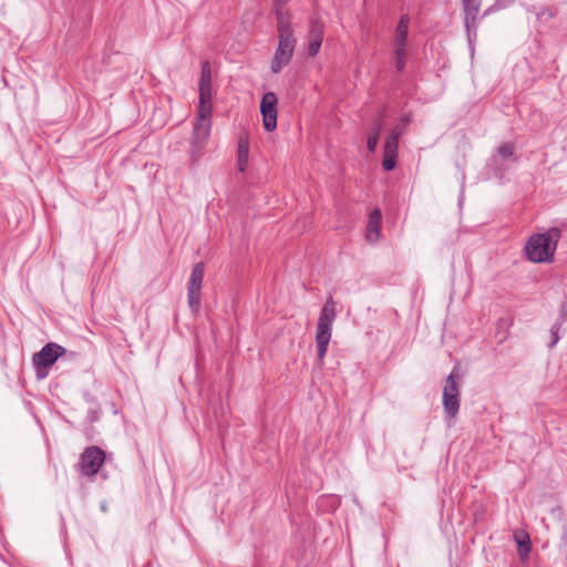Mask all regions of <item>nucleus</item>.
<instances>
[{"label": "nucleus", "mask_w": 567, "mask_h": 567, "mask_svg": "<svg viewBox=\"0 0 567 567\" xmlns=\"http://www.w3.org/2000/svg\"><path fill=\"white\" fill-rule=\"evenodd\" d=\"M560 237L561 231L557 227L532 235L525 245L527 259L535 264L551 262Z\"/></svg>", "instance_id": "f257e3e1"}, {"label": "nucleus", "mask_w": 567, "mask_h": 567, "mask_svg": "<svg viewBox=\"0 0 567 567\" xmlns=\"http://www.w3.org/2000/svg\"><path fill=\"white\" fill-rule=\"evenodd\" d=\"M336 303L330 298L323 305L317 323L316 344L320 364L323 363V359L328 351V346L332 336V324L336 320Z\"/></svg>", "instance_id": "f03ea898"}, {"label": "nucleus", "mask_w": 567, "mask_h": 567, "mask_svg": "<svg viewBox=\"0 0 567 567\" xmlns=\"http://www.w3.org/2000/svg\"><path fill=\"white\" fill-rule=\"evenodd\" d=\"M460 369L454 367L447 375L443 388V409L450 420H453L460 410Z\"/></svg>", "instance_id": "7ed1b4c3"}, {"label": "nucleus", "mask_w": 567, "mask_h": 567, "mask_svg": "<svg viewBox=\"0 0 567 567\" xmlns=\"http://www.w3.org/2000/svg\"><path fill=\"white\" fill-rule=\"evenodd\" d=\"M212 132V116H202L197 114L194 123L189 154L193 161L202 157L204 150L209 141Z\"/></svg>", "instance_id": "20e7f679"}, {"label": "nucleus", "mask_w": 567, "mask_h": 567, "mask_svg": "<svg viewBox=\"0 0 567 567\" xmlns=\"http://www.w3.org/2000/svg\"><path fill=\"white\" fill-rule=\"evenodd\" d=\"M65 353V349L54 342L45 344L32 358L33 367L38 379H44L48 375V369Z\"/></svg>", "instance_id": "39448f33"}, {"label": "nucleus", "mask_w": 567, "mask_h": 567, "mask_svg": "<svg viewBox=\"0 0 567 567\" xmlns=\"http://www.w3.org/2000/svg\"><path fill=\"white\" fill-rule=\"evenodd\" d=\"M205 266L203 262H197L190 272L187 284V299L188 306L194 313L200 310L202 286L204 280Z\"/></svg>", "instance_id": "423d86ee"}, {"label": "nucleus", "mask_w": 567, "mask_h": 567, "mask_svg": "<svg viewBox=\"0 0 567 567\" xmlns=\"http://www.w3.org/2000/svg\"><path fill=\"white\" fill-rule=\"evenodd\" d=\"M464 11V22L467 33V41L473 50V43L477 38V19L482 0H461Z\"/></svg>", "instance_id": "0eeeda50"}, {"label": "nucleus", "mask_w": 567, "mask_h": 567, "mask_svg": "<svg viewBox=\"0 0 567 567\" xmlns=\"http://www.w3.org/2000/svg\"><path fill=\"white\" fill-rule=\"evenodd\" d=\"M409 18L403 16L395 29L394 35V53L396 55V69L401 71L405 64V48L409 33Z\"/></svg>", "instance_id": "6e6552de"}, {"label": "nucleus", "mask_w": 567, "mask_h": 567, "mask_svg": "<svg viewBox=\"0 0 567 567\" xmlns=\"http://www.w3.org/2000/svg\"><path fill=\"white\" fill-rule=\"evenodd\" d=\"M296 39H278V47L271 61V71L279 73L292 59Z\"/></svg>", "instance_id": "1a4fd4ad"}, {"label": "nucleus", "mask_w": 567, "mask_h": 567, "mask_svg": "<svg viewBox=\"0 0 567 567\" xmlns=\"http://www.w3.org/2000/svg\"><path fill=\"white\" fill-rule=\"evenodd\" d=\"M105 460V454L97 446H90L81 455V471L84 475H95Z\"/></svg>", "instance_id": "9d476101"}, {"label": "nucleus", "mask_w": 567, "mask_h": 567, "mask_svg": "<svg viewBox=\"0 0 567 567\" xmlns=\"http://www.w3.org/2000/svg\"><path fill=\"white\" fill-rule=\"evenodd\" d=\"M277 96L272 92L262 95L260 102V112L262 115V124L267 132H272L277 127Z\"/></svg>", "instance_id": "9b49d317"}, {"label": "nucleus", "mask_w": 567, "mask_h": 567, "mask_svg": "<svg viewBox=\"0 0 567 567\" xmlns=\"http://www.w3.org/2000/svg\"><path fill=\"white\" fill-rule=\"evenodd\" d=\"M324 24L319 19L312 18L310 20L309 31L307 35V52L310 56H316L321 48L323 40Z\"/></svg>", "instance_id": "f8f14e48"}, {"label": "nucleus", "mask_w": 567, "mask_h": 567, "mask_svg": "<svg viewBox=\"0 0 567 567\" xmlns=\"http://www.w3.org/2000/svg\"><path fill=\"white\" fill-rule=\"evenodd\" d=\"M198 115L212 116L213 114V84H199Z\"/></svg>", "instance_id": "ddd939ff"}, {"label": "nucleus", "mask_w": 567, "mask_h": 567, "mask_svg": "<svg viewBox=\"0 0 567 567\" xmlns=\"http://www.w3.org/2000/svg\"><path fill=\"white\" fill-rule=\"evenodd\" d=\"M381 219L382 216L379 209H374L371 212L365 233V238L369 243H375L380 238Z\"/></svg>", "instance_id": "4468645a"}, {"label": "nucleus", "mask_w": 567, "mask_h": 567, "mask_svg": "<svg viewBox=\"0 0 567 567\" xmlns=\"http://www.w3.org/2000/svg\"><path fill=\"white\" fill-rule=\"evenodd\" d=\"M249 159V138L243 134L238 138L237 165L238 169L244 173L248 166Z\"/></svg>", "instance_id": "2eb2a0df"}, {"label": "nucleus", "mask_w": 567, "mask_h": 567, "mask_svg": "<svg viewBox=\"0 0 567 567\" xmlns=\"http://www.w3.org/2000/svg\"><path fill=\"white\" fill-rule=\"evenodd\" d=\"M513 155H514V146L511 143H505L497 148L496 154L493 157V161L495 163L498 162L499 159L506 161V159L513 157Z\"/></svg>", "instance_id": "dca6fc26"}, {"label": "nucleus", "mask_w": 567, "mask_h": 567, "mask_svg": "<svg viewBox=\"0 0 567 567\" xmlns=\"http://www.w3.org/2000/svg\"><path fill=\"white\" fill-rule=\"evenodd\" d=\"M277 30H278V39H296L295 34H293V29L291 25V20L278 23Z\"/></svg>", "instance_id": "f3484780"}, {"label": "nucleus", "mask_w": 567, "mask_h": 567, "mask_svg": "<svg viewBox=\"0 0 567 567\" xmlns=\"http://www.w3.org/2000/svg\"><path fill=\"white\" fill-rule=\"evenodd\" d=\"M515 540L518 546V553L522 558H526L529 554L530 547H529V539L527 535L523 536H515Z\"/></svg>", "instance_id": "a211bd4d"}, {"label": "nucleus", "mask_w": 567, "mask_h": 567, "mask_svg": "<svg viewBox=\"0 0 567 567\" xmlns=\"http://www.w3.org/2000/svg\"><path fill=\"white\" fill-rule=\"evenodd\" d=\"M380 131V126H375L368 137L367 147L370 152H374L378 146Z\"/></svg>", "instance_id": "6ab92c4d"}, {"label": "nucleus", "mask_w": 567, "mask_h": 567, "mask_svg": "<svg viewBox=\"0 0 567 567\" xmlns=\"http://www.w3.org/2000/svg\"><path fill=\"white\" fill-rule=\"evenodd\" d=\"M199 84H212V69L207 61L202 64Z\"/></svg>", "instance_id": "aec40b11"}, {"label": "nucleus", "mask_w": 567, "mask_h": 567, "mask_svg": "<svg viewBox=\"0 0 567 567\" xmlns=\"http://www.w3.org/2000/svg\"><path fill=\"white\" fill-rule=\"evenodd\" d=\"M398 151L399 140H396V136H389L385 141L383 153L398 155Z\"/></svg>", "instance_id": "412c9836"}, {"label": "nucleus", "mask_w": 567, "mask_h": 567, "mask_svg": "<svg viewBox=\"0 0 567 567\" xmlns=\"http://www.w3.org/2000/svg\"><path fill=\"white\" fill-rule=\"evenodd\" d=\"M398 155L383 153L382 167L385 171H392L396 165Z\"/></svg>", "instance_id": "4be33fe9"}, {"label": "nucleus", "mask_w": 567, "mask_h": 567, "mask_svg": "<svg viewBox=\"0 0 567 567\" xmlns=\"http://www.w3.org/2000/svg\"><path fill=\"white\" fill-rule=\"evenodd\" d=\"M275 13L277 19V24L281 22H286L288 20H291V17L288 11H286L284 8H280L278 4H275Z\"/></svg>", "instance_id": "5701e85b"}, {"label": "nucleus", "mask_w": 567, "mask_h": 567, "mask_svg": "<svg viewBox=\"0 0 567 567\" xmlns=\"http://www.w3.org/2000/svg\"><path fill=\"white\" fill-rule=\"evenodd\" d=\"M559 328H560V326H559L558 323H556V324H554V326L551 327L550 332H551V334L554 336V338H553V341H551V343H550V347H554V346L558 342V340H559V337H558V330H559Z\"/></svg>", "instance_id": "b1692460"}, {"label": "nucleus", "mask_w": 567, "mask_h": 567, "mask_svg": "<svg viewBox=\"0 0 567 567\" xmlns=\"http://www.w3.org/2000/svg\"><path fill=\"white\" fill-rule=\"evenodd\" d=\"M403 131H404V123H400L399 125H396V126L392 130V132H391L390 136H396V140H399V138H400V136H401V134L403 133Z\"/></svg>", "instance_id": "393cba45"}, {"label": "nucleus", "mask_w": 567, "mask_h": 567, "mask_svg": "<svg viewBox=\"0 0 567 567\" xmlns=\"http://www.w3.org/2000/svg\"><path fill=\"white\" fill-rule=\"evenodd\" d=\"M561 318H567V301L563 306Z\"/></svg>", "instance_id": "a878e982"}, {"label": "nucleus", "mask_w": 567, "mask_h": 567, "mask_svg": "<svg viewBox=\"0 0 567 567\" xmlns=\"http://www.w3.org/2000/svg\"><path fill=\"white\" fill-rule=\"evenodd\" d=\"M288 1L289 0H276L275 4H278L280 8H284Z\"/></svg>", "instance_id": "bb28decb"}]
</instances>
